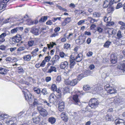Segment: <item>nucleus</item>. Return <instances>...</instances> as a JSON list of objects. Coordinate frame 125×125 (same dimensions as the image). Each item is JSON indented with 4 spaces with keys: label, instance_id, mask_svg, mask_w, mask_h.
Here are the masks:
<instances>
[{
    "label": "nucleus",
    "instance_id": "obj_1",
    "mask_svg": "<svg viewBox=\"0 0 125 125\" xmlns=\"http://www.w3.org/2000/svg\"><path fill=\"white\" fill-rule=\"evenodd\" d=\"M74 56L73 58V59H70V63L69 66L70 68H73V67L75 64V62L74 60L77 62H79L81 61L82 59V58L81 57L80 55L82 56L81 54H78L77 52L74 53Z\"/></svg>",
    "mask_w": 125,
    "mask_h": 125
},
{
    "label": "nucleus",
    "instance_id": "obj_2",
    "mask_svg": "<svg viewBox=\"0 0 125 125\" xmlns=\"http://www.w3.org/2000/svg\"><path fill=\"white\" fill-rule=\"evenodd\" d=\"M99 104V101L96 98H91L89 101V106H87L86 108V110H88V107H90L91 108L95 109L98 106Z\"/></svg>",
    "mask_w": 125,
    "mask_h": 125
},
{
    "label": "nucleus",
    "instance_id": "obj_3",
    "mask_svg": "<svg viewBox=\"0 0 125 125\" xmlns=\"http://www.w3.org/2000/svg\"><path fill=\"white\" fill-rule=\"evenodd\" d=\"M82 78L81 74L79 75V77L78 78V79H74L69 81L68 80L67 81H66V84L67 85H70L71 86H74L78 83V80H80Z\"/></svg>",
    "mask_w": 125,
    "mask_h": 125
},
{
    "label": "nucleus",
    "instance_id": "obj_4",
    "mask_svg": "<svg viewBox=\"0 0 125 125\" xmlns=\"http://www.w3.org/2000/svg\"><path fill=\"white\" fill-rule=\"evenodd\" d=\"M104 88L110 94H115L116 92V90L113 87L110 86L109 84H107L104 86Z\"/></svg>",
    "mask_w": 125,
    "mask_h": 125
},
{
    "label": "nucleus",
    "instance_id": "obj_5",
    "mask_svg": "<svg viewBox=\"0 0 125 125\" xmlns=\"http://www.w3.org/2000/svg\"><path fill=\"white\" fill-rule=\"evenodd\" d=\"M85 39L86 37L84 35H81L79 36L78 39L76 40L75 42L78 44H81L85 42Z\"/></svg>",
    "mask_w": 125,
    "mask_h": 125
},
{
    "label": "nucleus",
    "instance_id": "obj_6",
    "mask_svg": "<svg viewBox=\"0 0 125 125\" xmlns=\"http://www.w3.org/2000/svg\"><path fill=\"white\" fill-rule=\"evenodd\" d=\"M32 116H33L32 120L33 123L36 124H38L41 120L40 116L37 114H32Z\"/></svg>",
    "mask_w": 125,
    "mask_h": 125
},
{
    "label": "nucleus",
    "instance_id": "obj_7",
    "mask_svg": "<svg viewBox=\"0 0 125 125\" xmlns=\"http://www.w3.org/2000/svg\"><path fill=\"white\" fill-rule=\"evenodd\" d=\"M22 91L23 92L25 100L28 102H31L32 100L31 98L32 97V95L29 93L27 94L23 91Z\"/></svg>",
    "mask_w": 125,
    "mask_h": 125
},
{
    "label": "nucleus",
    "instance_id": "obj_8",
    "mask_svg": "<svg viewBox=\"0 0 125 125\" xmlns=\"http://www.w3.org/2000/svg\"><path fill=\"white\" fill-rule=\"evenodd\" d=\"M78 97V95L76 94H75L73 95V98L74 101V104L76 105H80L81 104Z\"/></svg>",
    "mask_w": 125,
    "mask_h": 125
},
{
    "label": "nucleus",
    "instance_id": "obj_9",
    "mask_svg": "<svg viewBox=\"0 0 125 125\" xmlns=\"http://www.w3.org/2000/svg\"><path fill=\"white\" fill-rule=\"evenodd\" d=\"M112 1H113V0H111L109 1L107 0H105L104 2L103 5V7L104 8H106L110 5L111 6L113 4Z\"/></svg>",
    "mask_w": 125,
    "mask_h": 125
},
{
    "label": "nucleus",
    "instance_id": "obj_10",
    "mask_svg": "<svg viewBox=\"0 0 125 125\" xmlns=\"http://www.w3.org/2000/svg\"><path fill=\"white\" fill-rule=\"evenodd\" d=\"M110 61L112 63L114 64L117 61V58L115 54H112L111 56Z\"/></svg>",
    "mask_w": 125,
    "mask_h": 125
},
{
    "label": "nucleus",
    "instance_id": "obj_11",
    "mask_svg": "<svg viewBox=\"0 0 125 125\" xmlns=\"http://www.w3.org/2000/svg\"><path fill=\"white\" fill-rule=\"evenodd\" d=\"M115 123L116 125H125V121L121 119L116 120Z\"/></svg>",
    "mask_w": 125,
    "mask_h": 125
},
{
    "label": "nucleus",
    "instance_id": "obj_12",
    "mask_svg": "<svg viewBox=\"0 0 125 125\" xmlns=\"http://www.w3.org/2000/svg\"><path fill=\"white\" fill-rule=\"evenodd\" d=\"M39 29L32 27L31 28V32L35 35H39Z\"/></svg>",
    "mask_w": 125,
    "mask_h": 125
},
{
    "label": "nucleus",
    "instance_id": "obj_13",
    "mask_svg": "<svg viewBox=\"0 0 125 125\" xmlns=\"http://www.w3.org/2000/svg\"><path fill=\"white\" fill-rule=\"evenodd\" d=\"M68 63L67 61H64L61 63L60 68L62 69H67L68 67Z\"/></svg>",
    "mask_w": 125,
    "mask_h": 125
},
{
    "label": "nucleus",
    "instance_id": "obj_14",
    "mask_svg": "<svg viewBox=\"0 0 125 125\" xmlns=\"http://www.w3.org/2000/svg\"><path fill=\"white\" fill-rule=\"evenodd\" d=\"M23 29V28L22 27H18L12 30L11 31V33L12 34L14 33H16L19 30L21 31Z\"/></svg>",
    "mask_w": 125,
    "mask_h": 125
},
{
    "label": "nucleus",
    "instance_id": "obj_15",
    "mask_svg": "<svg viewBox=\"0 0 125 125\" xmlns=\"http://www.w3.org/2000/svg\"><path fill=\"white\" fill-rule=\"evenodd\" d=\"M61 115L62 120L65 122H67L68 121V118L67 116L66 115L65 113L64 112H62Z\"/></svg>",
    "mask_w": 125,
    "mask_h": 125
},
{
    "label": "nucleus",
    "instance_id": "obj_16",
    "mask_svg": "<svg viewBox=\"0 0 125 125\" xmlns=\"http://www.w3.org/2000/svg\"><path fill=\"white\" fill-rule=\"evenodd\" d=\"M6 34L5 33H2L0 35V43H2L5 41L4 38L6 36Z\"/></svg>",
    "mask_w": 125,
    "mask_h": 125
},
{
    "label": "nucleus",
    "instance_id": "obj_17",
    "mask_svg": "<svg viewBox=\"0 0 125 125\" xmlns=\"http://www.w3.org/2000/svg\"><path fill=\"white\" fill-rule=\"evenodd\" d=\"M31 55L28 54L24 56L23 58L24 61H29L31 60Z\"/></svg>",
    "mask_w": 125,
    "mask_h": 125
},
{
    "label": "nucleus",
    "instance_id": "obj_18",
    "mask_svg": "<svg viewBox=\"0 0 125 125\" xmlns=\"http://www.w3.org/2000/svg\"><path fill=\"white\" fill-rule=\"evenodd\" d=\"M48 122L51 124H53L55 123L56 121V119L53 117H49L48 120Z\"/></svg>",
    "mask_w": 125,
    "mask_h": 125
},
{
    "label": "nucleus",
    "instance_id": "obj_19",
    "mask_svg": "<svg viewBox=\"0 0 125 125\" xmlns=\"http://www.w3.org/2000/svg\"><path fill=\"white\" fill-rule=\"evenodd\" d=\"M6 6V3L3 2L2 0H0V10L4 8Z\"/></svg>",
    "mask_w": 125,
    "mask_h": 125
},
{
    "label": "nucleus",
    "instance_id": "obj_20",
    "mask_svg": "<svg viewBox=\"0 0 125 125\" xmlns=\"http://www.w3.org/2000/svg\"><path fill=\"white\" fill-rule=\"evenodd\" d=\"M123 34H122L121 31H119L117 32V37L116 38L117 39H120L123 37Z\"/></svg>",
    "mask_w": 125,
    "mask_h": 125
},
{
    "label": "nucleus",
    "instance_id": "obj_21",
    "mask_svg": "<svg viewBox=\"0 0 125 125\" xmlns=\"http://www.w3.org/2000/svg\"><path fill=\"white\" fill-rule=\"evenodd\" d=\"M40 113L41 115L43 117L46 116L48 114V113L46 110L44 109L41 111Z\"/></svg>",
    "mask_w": 125,
    "mask_h": 125
},
{
    "label": "nucleus",
    "instance_id": "obj_22",
    "mask_svg": "<svg viewBox=\"0 0 125 125\" xmlns=\"http://www.w3.org/2000/svg\"><path fill=\"white\" fill-rule=\"evenodd\" d=\"M56 45V43L53 42H50L49 44H47V46L49 49H51L53 47L54 45Z\"/></svg>",
    "mask_w": 125,
    "mask_h": 125
},
{
    "label": "nucleus",
    "instance_id": "obj_23",
    "mask_svg": "<svg viewBox=\"0 0 125 125\" xmlns=\"http://www.w3.org/2000/svg\"><path fill=\"white\" fill-rule=\"evenodd\" d=\"M7 72V69L3 68H0V73L2 74H6Z\"/></svg>",
    "mask_w": 125,
    "mask_h": 125
},
{
    "label": "nucleus",
    "instance_id": "obj_24",
    "mask_svg": "<svg viewBox=\"0 0 125 125\" xmlns=\"http://www.w3.org/2000/svg\"><path fill=\"white\" fill-rule=\"evenodd\" d=\"M52 71H54L55 72H56V68L54 66L51 67L50 69L48 70V73H50Z\"/></svg>",
    "mask_w": 125,
    "mask_h": 125
},
{
    "label": "nucleus",
    "instance_id": "obj_25",
    "mask_svg": "<svg viewBox=\"0 0 125 125\" xmlns=\"http://www.w3.org/2000/svg\"><path fill=\"white\" fill-rule=\"evenodd\" d=\"M117 68L121 70L125 71V63L120 64V66H118Z\"/></svg>",
    "mask_w": 125,
    "mask_h": 125
},
{
    "label": "nucleus",
    "instance_id": "obj_26",
    "mask_svg": "<svg viewBox=\"0 0 125 125\" xmlns=\"http://www.w3.org/2000/svg\"><path fill=\"white\" fill-rule=\"evenodd\" d=\"M57 93V95L58 96V98H60L61 97V92L59 88H57L55 91Z\"/></svg>",
    "mask_w": 125,
    "mask_h": 125
},
{
    "label": "nucleus",
    "instance_id": "obj_27",
    "mask_svg": "<svg viewBox=\"0 0 125 125\" xmlns=\"http://www.w3.org/2000/svg\"><path fill=\"white\" fill-rule=\"evenodd\" d=\"M40 103L39 102L38 100L36 98H34V102L33 103V104L34 105H36L37 106L40 104Z\"/></svg>",
    "mask_w": 125,
    "mask_h": 125
},
{
    "label": "nucleus",
    "instance_id": "obj_28",
    "mask_svg": "<svg viewBox=\"0 0 125 125\" xmlns=\"http://www.w3.org/2000/svg\"><path fill=\"white\" fill-rule=\"evenodd\" d=\"M104 21L105 22H107V23L111 20V17H110L107 18L105 16H104Z\"/></svg>",
    "mask_w": 125,
    "mask_h": 125
},
{
    "label": "nucleus",
    "instance_id": "obj_29",
    "mask_svg": "<svg viewBox=\"0 0 125 125\" xmlns=\"http://www.w3.org/2000/svg\"><path fill=\"white\" fill-rule=\"evenodd\" d=\"M109 7L107 8V10L108 13H110L112 11H113L114 10V8L113 7L111 6H109Z\"/></svg>",
    "mask_w": 125,
    "mask_h": 125
},
{
    "label": "nucleus",
    "instance_id": "obj_30",
    "mask_svg": "<svg viewBox=\"0 0 125 125\" xmlns=\"http://www.w3.org/2000/svg\"><path fill=\"white\" fill-rule=\"evenodd\" d=\"M111 43V42L107 41L105 43L104 46L106 48H108Z\"/></svg>",
    "mask_w": 125,
    "mask_h": 125
},
{
    "label": "nucleus",
    "instance_id": "obj_31",
    "mask_svg": "<svg viewBox=\"0 0 125 125\" xmlns=\"http://www.w3.org/2000/svg\"><path fill=\"white\" fill-rule=\"evenodd\" d=\"M83 89L85 91H88L91 89V88L88 85H84L83 87Z\"/></svg>",
    "mask_w": 125,
    "mask_h": 125
},
{
    "label": "nucleus",
    "instance_id": "obj_32",
    "mask_svg": "<svg viewBox=\"0 0 125 125\" xmlns=\"http://www.w3.org/2000/svg\"><path fill=\"white\" fill-rule=\"evenodd\" d=\"M47 19V16H45L41 17L39 20V22H44Z\"/></svg>",
    "mask_w": 125,
    "mask_h": 125
},
{
    "label": "nucleus",
    "instance_id": "obj_33",
    "mask_svg": "<svg viewBox=\"0 0 125 125\" xmlns=\"http://www.w3.org/2000/svg\"><path fill=\"white\" fill-rule=\"evenodd\" d=\"M39 49L38 48H36L34 50L31 52V54H32V56L33 57L35 56L36 54V52L38 51Z\"/></svg>",
    "mask_w": 125,
    "mask_h": 125
},
{
    "label": "nucleus",
    "instance_id": "obj_34",
    "mask_svg": "<svg viewBox=\"0 0 125 125\" xmlns=\"http://www.w3.org/2000/svg\"><path fill=\"white\" fill-rule=\"evenodd\" d=\"M15 37H16V39L17 41V42H19L21 40V36L17 34Z\"/></svg>",
    "mask_w": 125,
    "mask_h": 125
},
{
    "label": "nucleus",
    "instance_id": "obj_35",
    "mask_svg": "<svg viewBox=\"0 0 125 125\" xmlns=\"http://www.w3.org/2000/svg\"><path fill=\"white\" fill-rule=\"evenodd\" d=\"M88 20L90 21V22L91 23H93L95 22H97V20L95 19H94L91 17H89Z\"/></svg>",
    "mask_w": 125,
    "mask_h": 125
},
{
    "label": "nucleus",
    "instance_id": "obj_36",
    "mask_svg": "<svg viewBox=\"0 0 125 125\" xmlns=\"http://www.w3.org/2000/svg\"><path fill=\"white\" fill-rule=\"evenodd\" d=\"M106 120L108 121H111L113 118L110 115H107L106 116Z\"/></svg>",
    "mask_w": 125,
    "mask_h": 125
},
{
    "label": "nucleus",
    "instance_id": "obj_37",
    "mask_svg": "<svg viewBox=\"0 0 125 125\" xmlns=\"http://www.w3.org/2000/svg\"><path fill=\"white\" fill-rule=\"evenodd\" d=\"M33 90L35 92L38 94H39L41 93V91L39 88H34Z\"/></svg>",
    "mask_w": 125,
    "mask_h": 125
},
{
    "label": "nucleus",
    "instance_id": "obj_38",
    "mask_svg": "<svg viewBox=\"0 0 125 125\" xmlns=\"http://www.w3.org/2000/svg\"><path fill=\"white\" fill-rule=\"evenodd\" d=\"M51 90L53 91H55L57 89V86L55 84H52L51 86Z\"/></svg>",
    "mask_w": 125,
    "mask_h": 125
},
{
    "label": "nucleus",
    "instance_id": "obj_39",
    "mask_svg": "<svg viewBox=\"0 0 125 125\" xmlns=\"http://www.w3.org/2000/svg\"><path fill=\"white\" fill-rule=\"evenodd\" d=\"M37 110L39 111V113L44 109L42 107V105L41 104L37 106Z\"/></svg>",
    "mask_w": 125,
    "mask_h": 125
},
{
    "label": "nucleus",
    "instance_id": "obj_40",
    "mask_svg": "<svg viewBox=\"0 0 125 125\" xmlns=\"http://www.w3.org/2000/svg\"><path fill=\"white\" fill-rule=\"evenodd\" d=\"M34 43V41H33L31 40L29 41L28 42V44L29 46L30 47H31L32 46Z\"/></svg>",
    "mask_w": 125,
    "mask_h": 125
},
{
    "label": "nucleus",
    "instance_id": "obj_41",
    "mask_svg": "<svg viewBox=\"0 0 125 125\" xmlns=\"http://www.w3.org/2000/svg\"><path fill=\"white\" fill-rule=\"evenodd\" d=\"M64 93H69L70 89L68 87H66L64 88Z\"/></svg>",
    "mask_w": 125,
    "mask_h": 125
},
{
    "label": "nucleus",
    "instance_id": "obj_42",
    "mask_svg": "<svg viewBox=\"0 0 125 125\" xmlns=\"http://www.w3.org/2000/svg\"><path fill=\"white\" fill-rule=\"evenodd\" d=\"M59 55L62 58L64 57V56H67V54H65L63 52H60L59 53Z\"/></svg>",
    "mask_w": 125,
    "mask_h": 125
},
{
    "label": "nucleus",
    "instance_id": "obj_43",
    "mask_svg": "<svg viewBox=\"0 0 125 125\" xmlns=\"http://www.w3.org/2000/svg\"><path fill=\"white\" fill-rule=\"evenodd\" d=\"M61 17H57L56 18H52V21L53 22H55V21H57V20H58L59 21L61 20Z\"/></svg>",
    "mask_w": 125,
    "mask_h": 125
},
{
    "label": "nucleus",
    "instance_id": "obj_44",
    "mask_svg": "<svg viewBox=\"0 0 125 125\" xmlns=\"http://www.w3.org/2000/svg\"><path fill=\"white\" fill-rule=\"evenodd\" d=\"M70 47V44L66 43L64 45V48L65 49H67Z\"/></svg>",
    "mask_w": 125,
    "mask_h": 125
},
{
    "label": "nucleus",
    "instance_id": "obj_45",
    "mask_svg": "<svg viewBox=\"0 0 125 125\" xmlns=\"http://www.w3.org/2000/svg\"><path fill=\"white\" fill-rule=\"evenodd\" d=\"M0 117L1 119H3L7 118V116L6 114H2L0 115Z\"/></svg>",
    "mask_w": 125,
    "mask_h": 125
},
{
    "label": "nucleus",
    "instance_id": "obj_46",
    "mask_svg": "<svg viewBox=\"0 0 125 125\" xmlns=\"http://www.w3.org/2000/svg\"><path fill=\"white\" fill-rule=\"evenodd\" d=\"M41 93L43 95L46 94L47 93V90L46 89L44 88L42 89Z\"/></svg>",
    "mask_w": 125,
    "mask_h": 125
},
{
    "label": "nucleus",
    "instance_id": "obj_47",
    "mask_svg": "<svg viewBox=\"0 0 125 125\" xmlns=\"http://www.w3.org/2000/svg\"><path fill=\"white\" fill-rule=\"evenodd\" d=\"M12 41L13 43L14 44L16 43H18L16 39V37L15 36L13 37L12 39Z\"/></svg>",
    "mask_w": 125,
    "mask_h": 125
},
{
    "label": "nucleus",
    "instance_id": "obj_48",
    "mask_svg": "<svg viewBox=\"0 0 125 125\" xmlns=\"http://www.w3.org/2000/svg\"><path fill=\"white\" fill-rule=\"evenodd\" d=\"M51 58L50 56H47L44 59V60L46 62H48Z\"/></svg>",
    "mask_w": 125,
    "mask_h": 125
},
{
    "label": "nucleus",
    "instance_id": "obj_49",
    "mask_svg": "<svg viewBox=\"0 0 125 125\" xmlns=\"http://www.w3.org/2000/svg\"><path fill=\"white\" fill-rule=\"evenodd\" d=\"M85 22V20H82L80 21L77 24L78 25H81L82 24L84 23Z\"/></svg>",
    "mask_w": 125,
    "mask_h": 125
},
{
    "label": "nucleus",
    "instance_id": "obj_50",
    "mask_svg": "<svg viewBox=\"0 0 125 125\" xmlns=\"http://www.w3.org/2000/svg\"><path fill=\"white\" fill-rule=\"evenodd\" d=\"M71 19L70 18V17H68L67 18H66L64 21H65L66 22L67 24L68 23L71 21Z\"/></svg>",
    "mask_w": 125,
    "mask_h": 125
},
{
    "label": "nucleus",
    "instance_id": "obj_51",
    "mask_svg": "<svg viewBox=\"0 0 125 125\" xmlns=\"http://www.w3.org/2000/svg\"><path fill=\"white\" fill-rule=\"evenodd\" d=\"M122 4L121 3H119L117 4V6L116 7V9H118L122 7Z\"/></svg>",
    "mask_w": 125,
    "mask_h": 125
},
{
    "label": "nucleus",
    "instance_id": "obj_52",
    "mask_svg": "<svg viewBox=\"0 0 125 125\" xmlns=\"http://www.w3.org/2000/svg\"><path fill=\"white\" fill-rule=\"evenodd\" d=\"M49 102L50 103H53L54 102L55 100V98H51L49 97Z\"/></svg>",
    "mask_w": 125,
    "mask_h": 125
},
{
    "label": "nucleus",
    "instance_id": "obj_53",
    "mask_svg": "<svg viewBox=\"0 0 125 125\" xmlns=\"http://www.w3.org/2000/svg\"><path fill=\"white\" fill-rule=\"evenodd\" d=\"M59 110L60 111H63L64 109V106H59Z\"/></svg>",
    "mask_w": 125,
    "mask_h": 125
},
{
    "label": "nucleus",
    "instance_id": "obj_54",
    "mask_svg": "<svg viewBox=\"0 0 125 125\" xmlns=\"http://www.w3.org/2000/svg\"><path fill=\"white\" fill-rule=\"evenodd\" d=\"M93 15L94 17H98L100 16V14L96 12L94 13L93 14Z\"/></svg>",
    "mask_w": 125,
    "mask_h": 125
},
{
    "label": "nucleus",
    "instance_id": "obj_55",
    "mask_svg": "<svg viewBox=\"0 0 125 125\" xmlns=\"http://www.w3.org/2000/svg\"><path fill=\"white\" fill-rule=\"evenodd\" d=\"M56 62V61L55 60H54L53 59H52L51 61H50V64L51 65H53Z\"/></svg>",
    "mask_w": 125,
    "mask_h": 125
},
{
    "label": "nucleus",
    "instance_id": "obj_56",
    "mask_svg": "<svg viewBox=\"0 0 125 125\" xmlns=\"http://www.w3.org/2000/svg\"><path fill=\"white\" fill-rule=\"evenodd\" d=\"M114 31L112 29H110L109 30H108L107 31L108 33L110 34H114V33H113Z\"/></svg>",
    "mask_w": 125,
    "mask_h": 125
},
{
    "label": "nucleus",
    "instance_id": "obj_57",
    "mask_svg": "<svg viewBox=\"0 0 125 125\" xmlns=\"http://www.w3.org/2000/svg\"><path fill=\"white\" fill-rule=\"evenodd\" d=\"M25 49L24 47H20L17 50V51L20 52L23 51Z\"/></svg>",
    "mask_w": 125,
    "mask_h": 125
},
{
    "label": "nucleus",
    "instance_id": "obj_58",
    "mask_svg": "<svg viewBox=\"0 0 125 125\" xmlns=\"http://www.w3.org/2000/svg\"><path fill=\"white\" fill-rule=\"evenodd\" d=\"M45 63V61L44 60H43L41 64H40V66L41 67H44Z\"/></svg>",
    "mask_w": 125,
    "mask_h": 125
},
{
    "label": "nucleus",
    "instance_id": "obj_59",
    "mask_svg": "<svg viewBox=\"0 0 125 125\" xmlns=\"http://www.w3.org/2000/svg\"><path fill=\"white\" fill-rule=\"evenodd\" d=\"M18 73H20L23 72L24 70L23 68L21 67L20 68V67H19L18 68Z\"/></svg>",
    "mask_w": 125,
    "mask_h": 125
},
{
    "label": "nucleus",
    "instance_id": "obj_60",
    "mask_svg": "<svg viewBox=\"0 0 125 125\" xmlns=\"http://www.w3.org/2000/svg\"><path fill=\"white\" fill-rule=\"evenodd\" d=\"M103 29L101 27H98L97 28V31L99 33H101L103 31Z\"/></svg>",
    "mask_w": 125,
    "mask_h": 125
},
{
    "label": "nucleus",
    "instance_id": "obj_61",
    "mask_svg": "<svg viewBox=\"0 0 125 125\" xmlns=\"http://www.w3.org/2000/svg\"><path fill=\"white\" fill-rule=\"evenodd\" d=\"M91 38H89L87 39L86 42L88 44H89L91 43Z\"/></svg>",
    "mask_w": 125,
    "mask_h": 125
},
{
    "label": "nucleus",
    "instance_id": "obj_62",
    "mask_svg": "<svg viewBox=\"0 0 125 125\" xmlns=\"http://www.w3.org/2000/svg\"><path fill=\"white\" fill-rule=\"evenodd\" d=\"M51 78L50 77H46L45 80L46 82H48L51 80Z\"/></svg>",
    "mask_w": 125,
    "mask_h": 125
},
{
    "label": "nucleus",
    "instance_id": "obj_63",
    "mask_svg": "<svg viewBox=\"0 0 125 125\" xmlns=\"http://www.w3.org/2000/svg\"><path fill=\"white\" fill-rule=\"evenodd\" d=\"M6 48V47L3 45H1L0 46V49L2 50H5Z\"/></svg>",
    "mask_w": 125,
    "mask_h": 125
},
{
    "label": "nucleus",
    "instance_id": "obj_64",
    "mask_svg": "<svg viewBox=\"0 0 125 125\" xmlns=\"http://www.w3.org/2000/svg\"><path fill=\"white\" fill-rule=\"evenodd\" d=\"M46 24L47 25H51L52 24V22L51 20H50L46 22Z\"/></svg>",
    "mask_w": 125,
    "mask_h": 125
}]
</instances>
